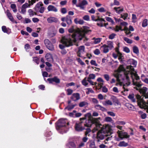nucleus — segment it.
Instances as JSON below:
<instances>
[{"instance_id":"22","label":"nucleus","mask_w":148,"mask_h":148,"mask_svg":"<svg viewBox=\"0 0 148 148\" xmlns=\"http://www.w3.org/2000/svg\"><path fill=\"white\" fill-rule=\"evenodd\" d=\"M128 62L130 64L133 65V66H132L133 67H135L137 65V62L136 61L133 59H130ZM133 68H134V67Z\"/></svg>"},{"instance_id":"5","label":"nucleus","mask_w":148,"mask_h":148,"mask_svg":"<svg viewBox=\"0 0 148 148\" xmlns=\"http://www.w3.org/2000/svg\"><path fill=\"white\" fill-rule=\"evenodd\" d=\"M56 129L61 134H63L64 132L65 119H60L55 123Z\"/></svg>"},{"instance_id":"4","label":"nucleus","mask_w":148,"mask_h":148,"mask_svg":"<svg viewBox=\"0 0 148 148\" xmlns=\"http://www.w3.org/2000/svg\"><path fill=\"white\" fill-rule=\"evenodd\" d=\"M100 118L99 117L98 118H93L91 120H88L86 121V123L84 124V125L86 127H90L91 125V124H95V127L92 130L93 133L95 132L96 131L99 129L100 127H102L103 126L101 124L99 123L98 119H100Z\"/></svg>"},{"instance_id":"17","label":"nucleus","mask_w":148,"mask_h":148,"mask_svg":"<svg viewBox=\"0 0 148 148\" xmlns=\"http://www.w3.org/2000/svg\"><path fill=\"white\" fill-rule=\"evenodd\" d=\"M6 13L8 18L10 20V21L12 22H14V18L12 14L8 10H7Z\"/></svg>"},{"instance_id":"39","label":"nucleus","mask_w":148,"mask_h":148,"mask_svg":"<svg viewBox=\"0 0 148 148\" xmlns=\"http://www.w3.org/2000/svg\"><path fill=\"white\" fill-rule=\"evenodd\" d=\"M139 113L141 114L140 117L142 119H145L146 118L147 115L146 113H143L141 111H139Z\"/></svg>"},{"instance_id":"16","label":"nucleus","mask_w":148,"mask_h":148,"mask_svg":"<svg viewBox=\"0 0 148 148\" xmlns=\"http://www.w3.org/2000/svg\"><path fill=\"white\" fill-rule=\"evenodd\" d=\"M47 9L49 11H52L57 12L58 11L56 7L52 5H49L47 7Z\"/></svg>"},{"instance_id":"61","label":"nucleus","mask_w":148,"mask_h":148,"mask_svg":"<svg viewBox=\"0 0 148 148\" xmlns=\"http://www.w3.org/2000/svg\"><path fill=\"white\" fill-rule=\"evenodd\" d=\"M107 113L108 115L112 116H115V114L112 112H108Z\"/></svg>"},{"instance_id":"26","label":"nucleus","mask_w":148,"mask_h":148,"mask_svg":"<svg viewBox=\"0 0 148 148\" xmlns=\"http://www.w3.org/2000/svg\"><path fill=\"white\" fill-rule=\"evenodd\" d=\"M147 88L145 87H143L142 88L140 89V92L142 93L143 96L144 95V94H146V92L147 91Z\"/></svg>"},{"instance_id":"50","label":"nucleus","mask_w":148,"mask_h":148,"mask_svg":"<svg viewBox=\"0 0 148 148\" xmlns=\"http://www.w3.org/2000/svg\"><path fill=\"white\" fill-rule=\"evenodd\" d=\"M24 9H26L27 8L30 7V5L28 3H26L23 4L22 6Z\"/></svg>"},{"instance_id":"8","label":"nucleus","mask_w":148,"mask_h":148,"mask_svg":"<svg viewBox=\"0 0 148 148\" xmlns=\"http://www.w3.org/2000/svg\"><path fill=\"white\" fill-rule=\"evenodd\" d=\"M136 97L137 99V102L138 105L140 108H142L146 103L145 102L143 99V97H142L138 95H136Z\"/></svg>"},{"instance_id":"38","label":"nucleus","mask_w":148,"mask_h":148,"mask_svg":"<svg viewBox=\"0 0 148 148\" xmlns=\"http://www.w3.org/2000/svg\"><path fill=\"white\" fill-rule=\"evenodd\" d=\"M133 51L134 53L137 54L138 53H139L138 48L136 46H135L133 47Z\"/></svg>"},{"instance_id":"12","label":"nucleus","mask_w":148,"mask_h":148,"mask_svg":"<svg viewBox=\"0 0 148 148\" xmlns=\"http://www.w3.org/2000/svg\"><path fill=\"white\" fill-rule=\"evenodd\" d=\"M80 94L78 93H73L71 97V99L74 101H76L80 99Z\"/></svg>"},{"instance_id":"62","label":"nucleus","mask_w":148,"mask_h":148,"mask_svg":"<svg viewBox=\"0 0 148 148\" xmlns=\"http://www.w3.org/2000/svg\"><path fill=\"white\" fill-rule=\"evenodd\" d=\"M120 30H122L121 29V27H119L118 26H116L114 29L115 31L116 32H118Z\"/></svg>"},{"instance_id":"63","label":"nucleus","mask_w":148,"mask_h":148,"mask_svg":"<svg viewBox=\"0 0 148 148\" xmlns=\"http://www.w3.org/2000/svg\"><path fill=\"white\" fill-rule=\"evenodd\" d=\"M2 29L3 32L4 33H7L8 32V30L7 29L6 27L5 26H3L2 27Z\"/></svg>"},{"instance_id":"64","label":"nucleus","mask_w":148,"mask_h":148,"mask_svg":"<svg viewBox=\"0 0 148 148\" xmlns=\"http://www.w3.org/2000/svg\"><path fill=\"white\" fill-rule=\"evenodd\" d=\"M92 101L93 103L95 104H97L98 103V101L97 99L95 98H93L92 99Z\"/></svg>"},{"instance_id":"28","label":"nucleus","mask_w":148,"mask_h":148,"mask_svg":"<svg viewBox=\"0 0 148 148\" xmlns=\"http://www.w3.org/2000/svg\"><path fill=\"white\" fill-rule=\"evenodd\" d=\"M134 94H130L129 95L128 97L132 102L135 103L136 101L134 98Z\"/></svg>"},{"instance_id":"19","label":"nucleus","mask_w":148,"mask_h":148,"mask_svg":"<svg viewBox=\"0 0 148 148\" xmlns=\"http://www.w3.org/2000/svg\"><path fill=\"white\" fill-rule=\"evenodd\" d=\"M61 42L62 43V44H60L59 45V47L62 50H63L64 48L65 44V37L63 36L62 37V38L61 40Z\"/></svg>"},{"instance_id":"45","label":"nucleus","mask_w":148,"mask_h":148,"mask_svg":"<svg viewBox=\"0 0 148 148\" xmlns=\"http://www.w3.org/2000/svg\"><path fill=\"white\" fill-rule=\"evenodd\" d=\"M125 106L128 109L130 110H132L134 108L133 106L129 103H126Z\"/></svg>"},{"instance_id":"57","label":"nucleus","mask_w":148,"mask_h":148,"mask_svg":"<svg viewBox=\"0 0 148 148\" xmlns=\"http://www.w3.org/2000/svg\"><path fill=\"white\" fill-rule=\"evenodd\" d=\"M90 63L92 65H94L96 66H97L98 65L96 63L95 61V60H92L91 61Z\"/></svg>"},{"instance_id":"42","label":"nucleus","mask_w":148,"mask_h":148,"mask_svg":"<svg viewBox=\"0 0 148 148\" xmlns=\"http://www.w3.org/2000/svg\"><path fill=\"white\" fill-rule=\"evenodd\" d=\"M93 40H94V43L95 44H97L100 42L101 41V38H94L92 39Z\"/></svg>"},{"instance_id":"30","label":"nucleus","mask_w":148,"mask_h":148,"mask_svg":"<svg viewBox=\"0 0 148 148\" xmlns=\"http://www.w3.org/2000/svg\"><path fill=\"white\" fill-rule=\"evenodd\" d=\"M128 145V144L124 141H121L119 142L118 145L119 147H126Z\"/></svg>"},{"instance_id":"44","label":"nucleus","mask_w":148,"mask_h":148,"mask_svg":"<svg viewBox=\"0 0 148 148\" xmlns=\"http://www.w3.org/2000/svg\"><path fill=\"white\" fill-rule=\"evenodd\" d=\"M125 69L123 67V66L122 65H121L119 66V67L118 68V71L119 72H120L121 71H123L124 74V72L126 71H125Z\"/></svg>"},{"instance_id":"20","label":"nucleus","mask_w":148,"mask_h":148,"mask_svg":"<svg viewBox=\"0 0 148 148\" xmlns=\"http://www.w3.org/2000/svg\"><path fill=\"white\" fill-rule=\"evenodd\" d=\"M48 23H51L53 22H57L58 21V19L54 17H51L47 19Z\"/></svg>"},{"instance_id":"3","label":"nucleus","mask_w":148,"mask_h":148,"mask_svg":"<svg viewBox=\"0 0 148 148\" xmlns=\"http://www.w3.org/2000/svg\"><path fill=\"white\" fill-rule=\"evenodd\" d=\"M101 129L98 132L96 138V141L99 143L101 140L103 139L105 137L107 136L106 133L109 132L111 128L108 125H103L102 127H100Z\"/></svg>"},{"instance_id":"60","label":"nucleus","mask_w":148,"mask_h":148,"mask_svg":"<svg viewBox=\"0 0 148 148\" xmlns=\"http://www.w3.org/2000/svg\"><path fill=\"white\" fill-rule=\"evenodd\" d=\"M132 19L133 20V21L134 22H136V20L137 19V18L136 15L134 14H132Z\"/></svg>"},{"instance_id":"33","label":"nucleus","mask_w":148,"mask_h":148,"mask_svg":"<svg viewBox=\"0 0 148 148\" xmlns=\"http://www.w3.org/2000/svg\"><path fill=\"white\" fill-rule=\"evenodd\" d=\"M68 146L69 148H75L76 145L73 142H70L69 143Z\"/></svg>"},{"instance_id":"14","label":"nucleus","mask_w":148,"mask_h":148,"mask_svg":"<svg viewBox=\"0 0 148 148\" xmlns=\"http://www.w3.org/2000/svg\"><path fill=\"white\" fill-rule=\"evenodd\" d=\"M85 47L84 46L79 47L78 48V51L77 52V56L80 57H81L80 55L83 53L84 51Z\"/></svg>"},{"instance_id":"47","label":"nucleus","mask_w":148,"mask_h":148,"mask_svg":"<svg viewBox=\"0 0 148 148\" xmlns=\"http://www.w3.org/2000/svg\"><path fill=\"white\" fill-rule=\"evenodd\" d=\"M95 77V75L93 74H91L89 75L88 77L87 78V79H94Z\"/></svg>"},{"instance_id":"25","label":"nucleus","mask_w":148,"mask_h":148,"mask_svg":"<svg viewBox=\"0 0 148 148\" xmlns=\"http://www.w3.org/2000/svg\"><path fill=\"white\" fill-rule=\"evenodd\" d=\"M74 21L75 23L76 24H79L80 25H82L84 23V21L83 20L79 19L78 20L77 18H75L74 19Z\"/></svg>"},{"instance_id":"51","label":"nucleus","mask_w":148,"mask_h":148,"mask_svg":"<svg viewBox=\"0 0 148 148\" xmlns=\"http://www.w3.org/2000/svg\"><path fill=\"white\" fill-rule=\"evenodd\" d=\"M83 18L85 20L88 21L89 20L90 17L88 15H86L83 17Z\"/></svg>"},{"instance_id":"9","label":"nucleus","mask_w":148,"mask_h":148,"mask_svg":"<svg viewBox=\"0 0 148 148\" xmlns=\"http://www.w3.org/2000/svg\"><path fill=\"white\" fill-rule=\"evenodd\" d=\"M44 42L45 46L48 49L51 51H53L54 50V47L53 45L48 39H45Z\"/></svg>"},{"instance_id":"46","label":"nucleus","mask_w":148,"mask_h":148,"mask_svg":"<svg viewBox=\"0 0 148 148\" xmlns=\"http://www.w3.org/2000/svg\"><path fill=\"white\" fill-rule=\"evenodd\" d=\"M67 95H71L73 92V90L70 88L67 89L66 90Z\"/></svg>"},{"instance_id":"58","label":"nucleus","mask_w":148,"mask_h":148,"mask_svg":"<svg viewBox=\"0 0 148 148\" xmlns=\"http://www.w3.org/2000/svg\"><path fill=\"white\" fill-rule=\"evenodd\" d=\"M94 53L97 55H98L100 53V51L98 49H96L94 51Z\"/></svg>"},{"instance_id":"27","label":"nucleus","mask_w":148,"mask_h":148,"mask_svg":"<svg viewBox=\"0 0 148 148\" xmlns=\"http://www.w3.org/2000/svg\"><path fill=\"white\" fill-rule=\"evenodd\" d=\"M102 103L103 105L106 106L107 105L112 106L113 104L111 101L109 100L103 101Z\"/></svg>"},{"instance_id":"2","label":"nucleus","mask_w":148,"mask_h":148,"mask_svg":"<svg viewBox=\"0 0 148 148\" xmlns=\"http://www.w3.org/2000/svg\"><path fill=\"white\" fill-rule=\"evenodd\" d=\"M126 68L127 69H129L130 71H126L124 72L125 78L127 81V82L125 84H123L121 83H120L119 84L120 85H123V88L124 89V91H128L129 90L127 88V87L130 85V81L129 77L131 76L132 81L133 79H134L133 77H134L135 78L136 80H138L139 79V77L138 75L137 74L136 72L135 71L134 68L131 65L127 66Z\"/></svg>"},{"instance_id":"32","label":"nucleus","mask_w":148,"mask_h":148,"mask_svg":"<svg viewBox=\"0 0 148 148\" xmlns=\"http://www.w3.org/2000/svg\"><path fill=\"white\" fill-rule=\"evenodd\" d=\"M50 29L51 30H52L53 33L52 35L51 36H53L55 35L56 34L57 30L55 28V27L54 26L51 27L50 28Z\"/></svg>"},{"instance_id":"54","label":"nucleus","mask_w":148,"mask_h":148,"mask_svg":"<svg viewBox=\"0 0 148 148\" xmlns=\"http://www.w3.org/2000/svg\"><path fill=\"white\" fill-rule=\"evenodd\" d=\"M116 34L114 33H112L109 35V39H112L114 38L116 36Z\"/></svg>"},{"instance_id":"7","label":"nucleus","mask_w":148,"mask_h":148,"mask_svg":"<svg viewBox=\"0 0 148 148\" xmlns=\"http://www.w3.org/2000/svg\"><path fill=\"white\" fill-rule=\"evenodd\" d=\"M42 3L40 1L37 3L35 8V11L36 12H39L40 13H43L45 10Z\"/></svg>"},{"instance_id":"31","label":"nucleus","mask_w":148,"mask_h":148,"mask_svg":"<svg viewBox=\"0 0 148 148\" xmlns=\"http://www.w3.org/2000/svg\"><path fill=\"white\" fill-rule=\"evenodd\" d=\"M28 12L29 14V15L30 17H32L34 15H37V13L36 12H34L32 9H29L28 10Z\"/></svg>"},{"instance_id":"52","label":"nucleus","mask_w":148,"mask_h":148,"mask_svg":"<svg viewBox=\"0 0 148 148\" xmlns=\"http://www.w3.org/2000/svg\"><path fill=\"white\" fill-rule=\"evenodd\" d=\"M103 77L106 80L108 81L110 78L108 74H104L103 75Z\"/></svg>"},{"instance_id":"56","label":"nucleus","mask_w":148,"mask_h":148,"mask_svg":"<svg viewBox=\"0 0 148 148\" xmlns=\"http://www.w3.org/2000/svg\"><path fill=\"white\" fill-rule=\"evenodd\" d=\"M105 121L107 122H111L112 120L111 118L109 117H107L105 118Z\"/></svg>"},{"instance_id":"37","label":"nucleus","mask_w":148,"mask_h":148,"mask_svg":"<svg viewBox=\"0 0 148 148\" xmlns=\"http://www.w3.org/2000/svg\"><path fill=\"white\" fill-rule=\"evenodd\" d=\"M121 31H124L125 33L127 35H128L131 33V32L130 31L129 29L126 27H125L124 29L121 30Z\"/></svg>"},{"instance_id":"11","label":"nucleus","mask_w":148,"mask_h":148,"mask_svg":"<svg viewBox=\"0 0 148 148\" xmlns=\"http://www.w3.org/2000/svg\"><path fill=\"white\" fill-rule=\"evenodd\" d=\"M88 4V2L84 0L79 3L78 4H76V6L77 7H79L81 9L84 10L85 8L84 5H87Z\"/></svg>"},{"instance_id":"29","label":"nucleus","mask_w":148,"mask_h":148,"mask_svg":"<svg viewBox=\"0 0 148 148\" xmlns=\"http://www.w3.org/2000/svg\"><path fill=\"white\" fill-rule=\"evenodd\" d=\"M76 106V104L69 105L65 108V109L69 111H70L73 109Z\"/></svg>"},{"instance_id":"1","label":"nucleus","mask_w":148,"mask_h":148,"mask_svg":"<svg viewBox=\"0 0 148 148\" xmlns=\"http://www.w3.org/2000/svg\"><path fill=\"white\" fill-rule=\"evenodd\" d=\"M70 33H73L72 35L73 40L71 39H66L65 38V47H69L72 45V41L75 42L77 40H81L83 39L84 42L88 40V39L85 37V34L91 32L89 29V27L87 26H84L81 29L77 28L75 30L73 27L72 26L69 29Z\"/></svg>"},{"instance_id":"36","label":"nucleus","mask_w":148,"mask_h":148,"mask_svg":"<svg viewBox=\"0 0 148 148\" xmlns=\"http://www.w3.org/2000/svg\"><path fill=\"white\" fill-rule=\"evenodd\" d=\"M87 79V77H85L82 80V84L84 86H86L88 85V83L87 82V81H88Z\"/></svg>"},{"instance_id":"18","label":"nucleus","mask_w":148,"mask_h":148,"mask_svg":"<svg viewBox=\"0 0 148 148\" xmlns=\"http://www.w3.org/2000/svg\"><path fill=\"white\" fill-rule=\"evenodd\" d=\"M46 59L48 61L52 62L53 61V59L52 55L50 53H47L45 56Z\"/></svg>"},{"instance_id":"6","label":"nucleus","mask_w":148,"mask_h":148,"mask_svg":"<svg viewBox=\"0 0 148 148\" xmlns=\"http://www.w3.org/2000/svg\"><path fill=\"white\" fill-rule=\"evenodd\" d=\"M117 133L118 134L119 138L116 139L117 141L122 140L124 138H129L130 136L127 134V132H123L122 131L118 130Z\"/></svg>"},{"instance_id":"49","label":"nucleus","mask_w":148,"mask_h":148,"mask_svg":"<svg viewBox=\"0 0 148 148\" xmlns=\"http://www.w3.org/2000/svg\"><path fill=\"white\" fill-rule=\"evenodd\" d=\"M77 112L76 111L74 110L73 112L69 113V115L71 117H75V114Z\"/></svg>"},{"instance_id":"34","label":"nucleus","mask_w":148,"mask_h":148,"mask_svg":"<svg viewBox=\"0 0 148 148\" xmlns=\"http://www.w3.org/2000/svg\"><path fill=\"white\" fill-rule=\"evenodd\" d=\"M10 7L12 9L14 12L15 13L17 12V10L16 8V6L15 4H11L10 5Z\"/></svg>"},{"instance_id":"48","label":"nucleus","mask_w":148,"mask_h":148,"mask_svg":"<svg viewBox=\"0 0 148 148\" xmlns=\"http://www.w3.org/2000/svg\"><path fill=\"white\" fill-rule=\"evenodd\" d=\"M121 17L125 20L128 16V14L127 13H124L121 15Z\"/></svg>"},{"instance_id":"35","label":"nucleus","mask_w":148,"mask_h":148,"mask_svg":"<svg viewBox=\"0 0 148 148\" xmlns=\"http://www.w3.org/2000/svg\"><path fill=\"white\" fill-rule=\"evenodd\" d=\"M95 107L97 109L100 110L102 111H103L105 109V108L99 105H97L95 106Z\"/></svg>"},{"instance_id":"55","label":"nucleus","mask_w":148,"mask_h":148,"mask_svg":"<svg viewBox=\"0 0 148 148\" xmlns=\"http://www.w3.org/2000/svg\"><path fill=\"white\" fill-rule=\"evenodd\" d=\"M106 19L107 21L111 22L112 24H113L114 23V22L111 19V18L109 17H106Z\"/></svg>"},{"instance_id":"24","label":"nucleus","mask_w":148,"mask_h":148,"mask_svg":"<svg viewBox=\"0 0 148 148\" xmlns=\"http://www.w3.org/2000/svg\"><path fill=\"white\" fill-rule=\"evenodd\" d=\"M88 105V103L85 101H82L80 102L79 104V107H87Z\"/></svg>"},{"instance_id":"15","label":"nucleus","mask_w":148,"mask_h":148,"mask_svg":"<svg viewBox=\"0 0 148 148\" xmlns=\"http://www.w3.org/2000/svg\"><path fill=\"white\" fill-rule=\"evenodd\" d=\"M101 49L104 53H106L108 52L110 49L106 45L104 44L101 46Z\"/></svg>"},{"instance_id":"43","label":"nucleus","mask_w":148,"mask_h":148,"mask_svg":"<svg viewBox=\"0 0 148 148\" xmlns=\"http://www.w3.org/2000/svg\"><path fill=\"white\" fill-rule=\"evenodd\" d=\"M147 20L146 19H144L143 22L142 24V26L143 27H145L147 26Z\"/></svg>"},{"instance_id":"41","label":"nucleus","mask_w":148,"mask_h":148,"mask_svg":"<svg viewBox=\"0 0 148 148\" xmlns=\"http://www.w3.org/2000/svg\"><path fill=\"white\" fill-rule=\"evenodd\" d=\"M124 40L127 43L131 44L132 43V40L127 37H124Z\"/></svg>"},{"instance_id":"13","label":"nucleus","mask_w":148,"mask_h":148,"mask_svg":"<svg viewBox=\"0 0 148 148\" xmlns=\"http://www.w3.org/2000/svg\"><path fill=\"white\" fill-rule=\"evenodd\" d=\"M50 83H52L53 82L56 84H58L60 83V79L56 77H55L53 78H49L47 79Z\"/></svg>"},{"instance_id":"40","label":"nucleus","mask_w":148,"mask_h":148,"mask_svg":"<svg viewBox=\"0 0 148 148\" xmlns=\"http://www.w3.org/2000/svg\"><path fill=\"white\" fill-rule=\"evenodd\" d=\"M133 83L134 85L136 86L138 88L142 86V85L140 83H138L137 82H135L134 79H133Z\"/></svg>"},{"instance_id":"10","label":"nucleus","mask_w":148,"mask_h":148,"mask_svg":"<svg viewBox=\"0 0 148 148\" xmlns=\"http://www.w3.org/2000/svg\"><path fill=\"white\" fill-rule=\"evenodd\" d=\"M82 122L81 121L78 123H76L75 126V129L77 131H82L85 129V128L82 126Z\"/></svg>"},{"instance_id":"23","label":"nucleus","mask_w":148,"mask_h":148,"mask_svg":"<svg viewBox=\"0 0 148 148\" xmlns=\"http://www.w3.org/2000/svg\"><path fill=\"white\" fill-rule=\"evenodd\" d=\"M110 50H111L114 48L113 42L111 41H108L106 45Z\"/></svg>"},{"instance_id":"53","label":"nucleus","mask_w":148,"mask_h":148,"mask_svg":"<svg viewBox=\"0 0 148 148\" xmlns=\"http://www.w3.org/2000/svg\"><path fill=\"white\" fill-rule=\"evenodd\" d=\"M89 148H96L94 142L90 143L89 145Z\"/></svg>"},{"instance_id":"59","label":"nucleus","mask_w":148,"mask_h":148,"mask_svg":"<svg viewBox=\"0 0 148 148\" xmlns=\"http://www.w3.org/2000/svg\"><path fill=\"white\" fill-rule=\"evenodd\" d=\"M102 91L105 93L107 92L108 91V88L105 86L102 87Z\"/></svg>"},{"instance_id":"21","label":"nucleus","mask_w":148,"mask_h":148,"mask_svg":"<svg viewBox=\"0 0 148 148\" xmlns=\"http://www.w3.org/2000/svg\"><path fill=\"white\" fill-rule=\"evenodd\" d=\"M114 10L117 13H120L121 12L123 11V8L122 7L120 6L118 7H114Z\"/></svg>"}]
</instances>
